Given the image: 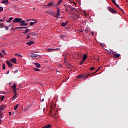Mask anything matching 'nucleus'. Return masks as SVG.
Returning <instances> with one entry per match:
<instances>
[{
    "label": "nucleus",
    "mask_w": 128,
    "mask_h": 128,
    "mask_svg": "<svg viewBox=\"0 0 128 128\" xmlns=\"http://www.w3.org/2000/svg\"><path fill=\"white\" fill-rule=\"evenodd\" d=\"M58 112V110H57L56 112V110H54L53 111H50V116H52V118H54L56 120L58 118V116H57Z\"/></svg>",
    "instance_id": "obj_1"
},
{
    "label": "nucleus",
    "mask_w": 128,
    "mask_h": 128,
    "mask_svg": "<svg viewBox=\"0 0 128 128\" xmlns=\"http://www.w3.org/2000/svg\"><path fill=\"white\" fill-rule=\"evenodd\" d=\"M30 56L31 58H36V60L40 58V56L36 54H31Z\"/></svg>",
    "instance_id": "obj_2"
},
{
    "label": "nucleus",
    "mask_w": 128,
    "mask_h": 128,
    "mask_svg": "<svg viewBox=\"0 0 128 128\" xmlns=\"http://www.w3.org/2000/svg\"><path fill=\"white\" fill-rule=\"evenodd\" d=\"M22 20V18H16L13 22H14V24H20Z\"/></svg>",
    "instance_id": "obj_3"
},
{
    "label": "nucleus",
    "mask_w": 128,
    "mask_h": 128,
    "mask_svg": "<svg viewBox=\"0 0 128 128\" xmlns=\"http://www.w3.org/2000/svg\"><path fill=\"white\" fill-rule=\"evenodd\" d=\"M108 11L110 12H112V14H116V11L114 10V8L108 7Z\"/></svg>",
    "instance_id": "obj_4"
},
{
    "label": "nucleus",
    "mask_w": 128,
    "mask_h": 128,
    "mask_svg": "<svg viewBox=\"0 0 128 128\" xmlns=\"http://www.w3.org/2000/svg\"><path fill=\"white\" fill-rule=\"evenodd\" d=\"M56 50H60V48H58L56 49H48V52H56Z\"/></svg>",
    "instance_id": "obj_5"
},
{
    "label": "nucleus",
    "mask_w": 128,
    "mask_h": 128,
    "mask_svg": "<svg viewBox=\"0 0 128 128\" xmlns=\"http://www.w3.org/2000/svg\"><path fill=\"white\" fill-rule=\"evenodd\" d=\"M60 8H58L57 9V14L56 16V18H58V16H60Z\"/></svg>",
    "instance_id": "obj_6"
},
{
    "label": "nucleus",
    "mask_w": 128,
    "mask_h": 128,
    "mask_svg": "<svg viewBox=\"0 0 128 128\" xmlns=\"http://www.w3.org/2000/svg\"><path fill=\"white\" fill-rule=\"evenodd\" d=\"M6 110V106L2 105L0 107V112H4Z\"/></svg>",
    "instance_id": "obj_7"
},
{
    "label": "nucleus",
    "mask_w": 128,
    "mask_h": 128,
    "mask_svg": "<svg viewBox=\"0 0 128 128\" xmlns=\"http://www.w3.org/2000/svg\"><path fill=\"white\" fill-rule=\"evenodd\" d=\"M14 93V95L13 97V100H16V98H18V93L16 92V90H15Z\"/></svg>",
    "instance_id": "obj_8"
},
{
    "label": "nucleus",
    "mask_w": 128,
    "mask_h": 128,
    "mask_svg": "<svg viewBox=\"0 0 128 128\" xmlns=\"http://www.w3.org/2000/svg\"><path fill=\"white\" fill-rule=\"evenodd\" d=\"M33 20L34 22H32L30 24V26H34V24H37L38 22V20Z\"/></svg>",
    "instance_id": "obj_9"
},
{
    "label": "nucleus",
    "mask_w": 128,
    "mask_h": 128,
    "mask_svg": "<svg viewBox=\"0 0 128 128\" xmlns=\"http://www.w3.org/2000/svg\"><path fill=\"white\" fill-rule=\"evenodd\" d=\"M7 64L9 68H12V64L10 61H6Z\"/></svg>",
    "instance_id": "obj_10"
},
{
    "label": "nucleus",
    "mask_w": 128,
    "mask_h": 128,
    "mask_svg": "<svg viewBox=\"0 0 128 128\" xmlns=\"http://www.w3.org/2000/svg\"><path fill=\"white\" fill-rule=\"evenodd\" d=\"M26 28H28V27L16 28L15 30H26Z\"/></svg>",
    "instance_id": "obj_11"
},
{
    "label": "nucleus",
    "mask_w": 128,
    "mask_h": 128,
    "mask_svg": "<svg viewBox=\"0 0 128 128\" xmlns=\"http://www.w3.org/2000/svg\"><path fill=\"white\" fill-rule=\"evenodd\" d=\"M77 78H86V76H84L82 74L80 75L77 77Z\"/></svg>",
    "instance_id": "obj_12"
},
{
    "label": "nucleus",
    "mask_w": 128,
    "mask_h": 128,
    "mask_svg": "<svg viewBox=\"0 0 128 128\" xmlns=\"http://www.w3.org/2000/svg\"><path fill=\"white\" fill-rule=\"evenodd\" d=\"M10 61L13 64H16V58H12V59L10 60Z\"/></svg>",
    "instance_id": "obj_13"
},
{
    "label": "nucleus",
    "mask_w": 128,
    "mask_h": 128,
    "mask_svg": "<svg viewBox=\"0 0 128 128\" xmlns=\"http://www.w3.org/2000/svg\"><path fill=\"white\" fill-rule=\"evenodd\" d=\"M20 26H24V24H26V21H22V20L20 22Z\"/></svg>",
    "instance_id": "obj_14"
},
{
    "label": "nucleus",
    "mask_w": 128,
    "mask_h": 128,
    "mask_svg": "<svg viewBox=\"0 0 128 128\" xmlns=\"http://www.w3.org/2000/svg\"><path fill=\"white\" fill-rule=\"evenodd\" d=\"M46 13L48 14H51V16H52V14H54L53 11H46Z\"/></svg>",
    "instance_id": "obj_15"
},
{
    "label": "nucleus",
    "mask_w": 128,
    "mask_h": 128,
    "mask_svg": "<svg viewBox=\"0 0 128 128\" xmlns=\"http://www.w3.org/2000/svg\"><path fill=\"white\" fill-rule=\"evenodd\" d=\"M34 44V42H32V41H30L29 42H27L26 44H28V46H32V44Z\"/></svg>",
    "instance_id": "obj_16"
},
{
    "label": "nucleus",
    "mask_w": 128,
    "mask_h": 128,
    "mask_svg": "<svg viewBox=\"0 0 128 128\" xmlns=\"http://www.w3.org/2000/svg\"><path fill=\"white\" fill-rule=\"evenodd\" d=\"M54 2H51V3H49L48 5L46 6H54Z\"/></svg>",
    "instance_id": "obj_17"
},
{
    "label": "nucleus",
    "mask_w": 128,
    "mask_h": 128,
    "mask_svg": "<svg viewBox=\"0 0 128 128\" xmlns=\"http://www.w3.org/2000/svg\"><path fill=\"white\" fill-rule=\"evenodd\" d=\"M12 88L14 90V92H16V84H14Z\"/></svg>",
    "instance_id": "obj_18"
},
{
    "label": "nucleus",
    "mask_w": 128,
    "mask_h": 128,
    "mask_svg": "<svg viewBox=\"0 0 128 128\" xmlns=\"http://www.w3.org/2000/svg\"><path fill=\"white\" fill-rule=\"evenodd\" d=\"M34 64L35 66H36V67L38 68H40L41 66L40 64H38V63H34Z\"/></svg>",
    "instance_id": "obj_19"
},
{
    "label": "nucleus",
    "mask_w": 128,
    "mask_h": 128,
    "mask_svg": "<svg viewBox=\"0 0 128 128\" xmlns=\"http://www.w3.org/2000/svg\"><path fill=\"white\" fill-rule=\"evenodd\" d=\"M30 32V29H26V32H23V34H28V32Z\"/></svg>",
    "instance_id": "obj_20"
},
{
    "label": "nucleus",
    "mask_w": 128,
    "mask_h": 128,
    "mask_svg": "<svg viewBox=\"0 0 128 128\" xmlns=\"http://www.w3.org/2000/svg\"><path fill=\"white\" fill-rule=\"evenodd\" d=\"M114 56H115L116 58H120V54H114Z\"/></svg>",
    "instance_id": "obj_21"
},
{
    "label": "nucleus",
    "mask_w": 128,
    "mask_h": 128,
    "mask_svg": "<svg viewBox=\"0 0 128 128\" xmlns=\"http://www.w3.org/2000/svg\"><path fill=\"white\" fill-rule=\"evenodd\" d=\"M60 4H62V0H59V2H58V4H55L54 6H60Z\"/></svg>",
    "instance_id": "obj_22"
},
{
    "label": "nucleus",
    "mask_w": 128,
    "mask_h": 128,
    "mask_svg": "<svg viewBox=\"0 0 128 128\" xmlns=\"http://www.w3.org/2000/svg\"><path fill=\"white\" fill-rule=\"evenodd\" d=\"M4 24L3 23H0V28H4Z\"/></svg>",
    "instance_id": "obj_23"
},
{
    "label": "nucleus",
    "mask_w": 128,
    "mask_h": 128,
    "mask_svg": "<svg viewBox=\"0 0 128 128\" xmlns=\"http://www.w3.org/2000/svg\"><path fill=\"white\" fill-rule=\"evenodd\" d=\"M16 56H18V58H22V54H16Z\"/></svg>",
    "instance_id": "obj_24"
},
{
    "label": "nucleus",
    "mask_w": 128,
    "mask_h": 128,
    "mask_svg": "<svg viewBox=\"0 0 128 128\" xmlns=\"http://www.w3.org/2000/svg\"><path fill=\"white\" fill-rule=\"evenodd\" d=\"M86 58H88V55L84 54V56H83V60H86Z\"/></svg>",
    "instance_id": "obj_25"
},
{
    "label": "nucleus",
    "mask_w": 128,
    "mask_h": 128,
    "mask_svg": "<svg viewBox=\"0 0 128 128\" xmlns=\"http://www.w3.org/2000/svg\"><path fill=\"white\" fill-rule=\"evenodd\" d=\"M60 38L62 40H64V38H66V35H62L60 36Z\"/></svg>",
    "instance_id": "obj_26"
},
{
    "label": "nucleus",
    "mask_w": 128,
    "mask_h": 128,
    "mask_svg": "<svg viewBox=\"0 0 128 128\" xmlns=\"http://www.w3.org/2000/svg\"><path fill=\"white\" fill-rule=\"evenodd\" d=\"M68 23V22H66V23H62V26H64V27L66 26Z\"/></svg>",
    "instance_id": "obj_27"
},
{
    "label": "nucleus",
    "mask_w": 128,
    "mask_h": 128,
    "mask_svg": "<svg viewBox=\"0 0 128 128\" xmlns=\"http://www.w3.org/2000/svg\"><path fill=\"white\" fill-rule=\"evenodd\" d=\"M2 4H8V0H4Z\"/></svg>",
    "instance_id": "obj_28"
},
{
    "label": "nucleus",
    "mask_w": 128,
    "mask_h": 128,
    "mask_svg": "<svg viewBox=\"0 0 128 128\" xmlns=\"http://www.w3.org/2000/svg\"><path fill=\"white\" fill-rule=\"evenodd\" d=\"M12 20H14V18H11L9 19V20L8 21V20H6V22L8 23L10 22H12Z\"/></svg>",
    "instance_id": "obj_29"
},
{
    "label": "nucleus",
    "mask_w": 128,
    "mask_h": 128,
    "mask_svg": "<svg viewBox=\"0 0 128 128\" xmlns=\"http://www.w3.org/2000/svg\"><path fill=\"white\" fill-rule=\"evenodd\" d=\"M3 114H4V113H2V112L0 111V119L2 120V118Z\"/></svg>",
    "instance_id": "obj_30"
},
{
    "label": "nucleus",
    "mask_w": 128,
    "mask_h": 128,
    "mask_svg": "<svg viewBox=\"0 0 128 128\" xmlns=\"http://www.w3.org/2000/svg\"><path fill=\"white\" fill-rule=\"evenodd\" d=\"M32 36H36V32H33L32 34Z\"/></svg>",
    "instance_id": "obj_31"
},
{
    "label": "nucleus",
    "mask_w": 128,
    "mask_h": 128,
    "mask_svg": "<svg viewBox=\"0 0 128 128\" xmlns=\"http://www.w3.org/2000/svg\"><path fill=\"white\" fill-rule=\"evenodd\" d=\"M20 106V105L18 104L16 105L15 107H14V110H18V106Z\"/></svg>",
    "instance_id": "obj_32"
},
{
    "label": "nucleus",
    "mask_w": 128,
    "mask_h": 128,
    "mask_svg": "<svg viewBox=\"0 0 128 128\" xmlns=\"http://www.w3.org/2000/svg\"><path fill=\"white\" fill-rule=\"evenodd\" d=\"M4 28L6 30H10V28H8V26H6V25L4 26Z\"/></svg>",
    "instance_id": "obj_33"
},
{
    "label": "nucleus",
    "mask_w": 128,
    "mask_h": 128,
    "mask_svg": "<svg viewBox=\"0 0 128 128\" xmlns=\"http://www.w3.org/2000/svg\"><path fill=\"white\" fill-rule=\"evenodd\" d=\"M2 70H6V64H3Z\"/></svg>",
    "instance_id": "obj_34"
},
{
    "label": "nucleus",
    "mask_w": 128,
    "mask_h": 128,
    "mask_svg": "<svg viewBox=\"0 0 128 128\" xmlns=\"http://www.w3.org/2000/svg\"><path fill=\"white\" fill-rule=\"evenodd\" d=\"M4 12V8L0 6V12Z\"/></svg>",
    "instance_id": "obj_35"
},
{
    "label": "nucleus",
    "mask_w": 128,
    "mask_h": 128,
    "mask_svg": "<svg viewBox=\"0 0 128 128\" xmlns=\"http://www.w3.org/2000/svg\"><path fill=\"white\" fill-rule=\"evenodd\" d=\"M4 100V96H2L1 98H0V100Z\"/></svg>",
    "instance_id": "obj_36"
},
{
    "label": "nucleus",
    "mask_w": 128,
    "mask_h": 128,
    "mask_svg": "<svg viewBox=\"0 0 128 128\" xmlns=\"http://www.w3.org/2000/svg\"><path fill=\"white\" fill-rule=\"evenodd\" d=\"M112 2H113V4H115V6H116V4H116V2L115 0H112Z\"/></svg>",
    "instance_id": "obj_37"
},
{
    "label": "nucleus",
    "mask_w": 128,
    "mask_h": 128,
    "mask_svg": "<svg viewBox=\"0 0 128 128\" xmlns=\"http://www.w3.org/2000/svg\"><path fill=\"white\" fill-rule=\"evenodd\" d=\"M84 60H83L82 62H80V65L82 66V64H84Z\"/></svg>",
    "instance_id": "obj_38"
},
{
    "label": "nucleus",
    "mask_w": 128,
    "mask_h": 128,
    "mask_svg": "<svg viewBox=\"0 0 128 128\" xmlns=\"http://www.w3.org/2000/svg\"><path fill=\"white\" fill-rule=\"evenodd\" d=\"M34 70L35 72H40V70H38V69L36 68H34Z\"/></svg>",
    "instance_id": "obj_39"
},
{
    "label": "nucleus",
    "mask_w": 128,
    "mask_h": 128,
    "mask_svg": "<svg viewBox=\"0 0 128 128\" xmlns=\"http://www.w3.org/2000/svg\"><path fill=\"white\" fill-rule=\"evenodd\" d=\"M119 10H121V12H124V10L122 9V8L120 7L118 8Z\"/></svg>",
    "instance_id": "obj_40"
},
{
    "label": "nucleus",
    "mask_w": 128,
    "mask_h": 128,
    "mask_svg": "<svg viewBox=\"0 0 128 128\" xmlns=\"http://www.w3.org/2000/svg\"><path fill=\"white\" fill-rule=\"evenodd\" d=\"M96 70V68L94 67L90 68V70Z\"/></svg>",
    "instance_id": "obj_41"
},
{
    "label": "nucleus",
    "mask_w": 128,
    "mask_h": 128,
    "mask_svg": "<svg viewBox=\"0 0 128 128\" xmlns=\"http://www.w3.org/2000/svg\"><path fill=\"white\" fill-rule=\"evenodd\" d=\"M2 52L3 54H6V51L4 50H2Z\"/></svg>",
    "instance_id": "obj_42"
},
{
    "label": "nucleus",
    "mask_w": 128,
    "mask_h": 128,
    "mask_svg": "<svg viewBox=\"0 0 128 128\" xmlns=\"http://www.w3.org/2000/svg\"><path fill=\"white\" fill-rule=\"evenodd\" d=\"M0 56L1 58H4V55L0 53Z\"/></svg>",
    "instance_id": "obj_43"
},
{
    "label": "nucleus",
    "mask_w": 128,
    "mask_h": 128,
    "mask_svg": "<svg viewBox=\"0 0 128 128\" xmlns=\"http://www.w3.org/2000/svg\"><path fill=\"white\" fill-rule=\"evenodd\" d=\"M30 38V35H28L26 39L28 40V38Z\"/></svg>",
    "instance_id": "obj_44"
},
{
    "label": "nucleus",
    "mask_w": 128,
    "mask_h": 128,
    "mask_svg": "<svg viewBox=\"0 0 128 128\" xmlns=\"http://www.w3.org/2000/svg\"><path fill=\"white\" fill-rule=\"evenodd\" d=\"M100 70V68H99L94 74H96V72H98V70Z\"/></svg>",
    "instance_id": "obj_45"
},
{
    "label": "nucleus",
    "mask_w": 128,
    "mask_h": 128,
    "mask_svg": "<svg viewBox=\"0 0 128 128\" xmlns=\"http://www.w3.org/2000/svg\"><path fill=\"white\" fill-rule=\"evenodd\" d=\"M88 76H90V75H87L86 76H85V78H88Z\"/></svg>",
    "instance_id": "obj_46"
},
{
    "label": "nucleus",
    "mask_w": 128,
    "mask_h": 128,
    "mask_svg": "<svg viewBox=\"0 0 128 128\" xmlns=\"http://www.w3.org/2000/svg\"><path fill=\"white\" fill-rule=\"evenodd\" d=\"M28 23L25 24L24 26H28Z\"/></svg>",
    "instance_id": "obj_47"
},
{
    "label": "nucleus",
    "mask_w": 128,
    "mask_h": 128,
    "mask_svg": "<svg viewBox=\"0 0 128 128\" xmlns=\"http://www.w3.org/2000/svg\"><path fill=\"white\" fill-rule=\"evenodd\" d=\"M64 6H65L66 8H68V5L64 4Z\"/></svg>",
    "instance_id": "obj_48"
},
{
    "label": "nucleus",
    "mask_w": 128,
    "mask_h": 128,
    "mask_svg": "<svg viewBox=\"0 0 128 128\" xmlns=\"http://www.w3.org/2000/svg\"><path fill=\"white\" fill-rule=\"evenodd\" d=\"M18 72V70H16L14 72V74H17V72Z\"/></svg>",
    "instance_id": "obj_49"
},
{
    "label": "nucleus",
    "mask_w": 128,
    "mask_h": 128,
    "mask_svg": "<svg viewBox=\"0 0 128 128\" xmlns=\"http://www.w3.org/2000/svg\"><path fill=\"white\" fill-rule=\"evenodd\" d=\"M0 22H4V18L3 20H0Z\"/></svg>",
    "instance_id": "obj_50"
},
{
    "label": "nucleus",
    "mask_w": 128,
    "mask_h": 128,
    "mask_svg": "<svg viewBox=\"0 0 128 128\" xmlns=\"http://www.w3.org/2000/svg\"><path fill=\"white\" fill-rule=\"evenodd\" d=\"M66 12H68V9L66 8Z\"/></svg>",
    "instance_id": "obj_51"
},
{
    "label": "nucleus",
    "mask_w": 128,
    "mask_h": 128,
    "mask_svg": "<svg viewBox=\"0 0 128 128\" xmlns=\"http://www.w3.org/2000/svg\"><path fill=\"white\" fill-rule=\"evenodd\" d=\"M116 6H117V8H120V6L118 4H116Z\"/></svg>",
    "instance_id": "obj_52"
},
{
    "label": "nucleus",
    "mask_w": 128,
    "mask_h": 128,
    "mask_svg": "<svg viewBox=\"0 0 128 128\" xmlns=\"http://www.w3.org/2000/svg\"><path fill=\"white\" fill-rule=\"evenodd\" d=\"M6 74H10V70L7 72Z\"/></svg>",
    "instance_id": "obj_53"
},
{
    "label": "nucleus",
    "mask_w": 128,
    "mask_h": 128,
    "mask_svg": "<svg viewBox=\"0 0 128 128\" xmlns=\"http://www.w3.org/2000/svg\"><path fill=\"white\" fill-rule=\"evenodd\" d=\"M30 20H26V22H30Z\"/></svg>",
    "instance_id": "obj_54"
},
{
    "label": "nucleus",
    "mask_w": 128,
    "mask_h": 128,
    "mask_svg": "<svg viewBox=\"0 0 128 128\" xmlns=\"http://www.w3.org/2000/svg\"><path fill=\"white\" fill-rule=\"evenodd\" d=\"M9 116H12V112H9Z\"/></svg>",
    "instance_id": "obj_55"
},
{
    "label": "nucleus",
    "mask_w": 128,
    "mask_h": 128,
    "mask_svg": "<svg viewBox=\"0 0 128 128\" xmlns=\"http://www.w3.org/2000/svg\"><path fill=\"white\" fill-rule=\"evenodd\" d=\"M2 120H0V124H2Z\"/></svg>",
    "instance_id": "obj_56"
},
{
    "label": "nucleus",
    "mask_w": 128,
    "mask_h": 128,
    "mask_svg": "<svg viewBox=\"0 0 128 128\" xmlns=\"http://www.w3.org/2000/svg\"><path fill=\"white\" fill-rule=\"evenodd\" d=\"M44 102V99L42 100V102Z\"/></svg>",
    "instance_id": "obj_57"
},
{
    "label": "nucleus",
    "mask_w": 128,
    "mask_h": 128,
    "mask_svg": "<svg viewBox=\"0 0 128 128\" xmlns=\"http://www.w3.org/2000/svg\"><path fill=\"white\" fill-rule=\"evenodd\" d=\"M8 26H9V28H12V25L10 24Z\"/></svg>",
    "instance_id": "obj_58"
},
{
    "label": "nucleus",
    "mask_w": 128,
    "mask_h": 128,
    "mask_svg": "<svg viewBox=\"0 0 128 128\" xmlns=\"http://www.w3.org/2000/svg\"><path fill=\"white\" fill-rule=\"evenodd\" d=\"M100 44H101V46H104V43H101Z\"/></svg>",
    "instance_id": "obj_59"
},
{
    "label": "nucleus",
    "mask_w": 128,
    "mask_h": 128,
    "mask_svg": "<svg viewBox=\"0 0 128 128\" xmlns=\"http://www.w3.org/2000/svg\"><path fill=\"white\" fill-rule=\"evenodd\" d=\"M32 33H30V34H28V36H32Z\"/></svg>",
    "instance_id": "obj_60"
},
{
    "label": "nucleus",
    "mask_w": 128,
    "mask_h": 128,
    "mask_svg": "<svg viewBox=\"0 0 128 128\" xmlns=\"http://www.w3.org/2000/svg\"><path fill=\"white\" fill-rule=\"evenodd\" d=\"M73 4H75V6L76 5V2H74Z\"/></svg>",
    "instance_id": "obj_61"
},
{
    "label": "nucleus",
    "mask_w": 128,
    "mask_h": 128,
    "mask_svg": "<svg viewBox=\"0 0 128 128\" xmlns=\"http://www.w3.org/2000/svg\"><path fill=\"white\" fill-rule=\"evenodd\" d=\"M44 112H46V108H44Z\"/></svg>",
    "instance_id": "obj_62"
},
{
    "label": "nucleus",
    "mask_w": 128,
    "mask_h": 128,
    "mask_svg": "<svg viewBox=\"0 0 128 128\" xmlns=\"http://www.w3.org/2000/svg\"><path fill=\"white\" fill-rule=\"evenodd\" d=\"M17 30V29H16V28H15L12 30Z\"/></svg>",
    "instance_id": "obj_63"
},
{
    "label": "nucleus",
    "mask_w": 128,
    "mask_h": 128,
    "mask_svg": "<svg viewBox=\"0 0 128 128\" xmlns=\"http://www.w3.org/2000/svg\"><path fill=\"white\" fill-rule=\"evenodd\" d=\"M92 36H94V32H92Z\"/></svg>",
    "instance_id": "obj_64"
}]
</instances>
